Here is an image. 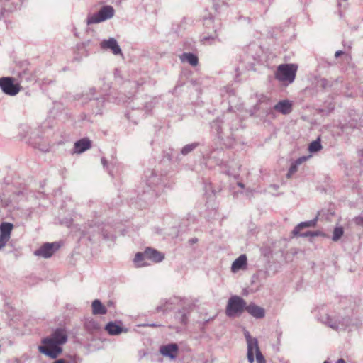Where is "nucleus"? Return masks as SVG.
Returning a JSON list of instances; mask_svg holds the SVG:
<instances>
[{
    "label": "nucleus",
    "instance_id": "obj_14",
    "mask_svg": "<svg viewBox=\"0 0 363 363\" xmlns=\"http://www.w3.org/2000/svg\"><path fill=\"white\" fill-rule=\"evenodd\" d=\"M102 50H110L113 55H121V49L118 44L117 40L113 38H109L107 40H103L100 43Z\"/></svg>",
    "mask_w": 363,
    "mask_h": 363
},
{
    "label": "nucleus",
    "instance_id": "obj_41",
    "mask_svg": "<svg viewBox=\"0 0 363 363\" xmlns=\"http://www.w3.org/2000/svg\"><path fill=\"white\" fill-rule=\"evenodd\" d=\"M297 235L300 236V237H303V238H306V237H308V236H311V231H307L306 233H298Z\"/></svg>",
    "mask_w": 363,
    "mask_h": 363
},
{
    "label": "nucleus",
    "instance_id": "obj_23",
    "mask_svg": "<svg viewBox=\"0 0 363 363\" xmlns=\"http://www.w3.org/2000/svg\"><path fill=\"white\" fill-rule=\"evenodd\" d=\"M95 92V89L91 88L88 92L83 95V97L92 101L93 104H103L105 101V98L104 96H96Z\"/></svg>",
    "mask_w": 363,
    "mask_h": 363
},
{
    "label": "nucleus",
    "instance_id": "obj_6",
    "mask_svg": "<svg viewBox=\"0 0 363 363\" xmlns=\"http://www.w3.org/2000/svg\"><path fill=\"white\" fill-rule=\"evenodd\" d=\"M297 66L294 64H284L278 66L275 77L279 82L289 84L292 83L296 77Z\"/></svg>",
    "mask_w": 363,
    "mask_h": 363
},
{
    "label": "nucleus",
    "instance_id": "obj_16",
    "mask_svg": "<svg viewBox=\"0 0 363 363\" xmlns=\"http://www.w3.org/2000/svg\"><path fill=\"white\" fill-rule=\"evenodd\" d=\"M145 256L148 260L157 263L162 262L164 258V255L155 249L147 247L145 250Z\"/></svg>",
    "mask_w": 363,
    "mask_h": 363
},
{
    "label": "nucleus",
    "instance_id": "obj_36",
    "mask_svg": "<svg viewBox=\"0 0 363 363\" xmlns=\"http://www.w3.org/2000/svg\"><path fill=\"white\" fill-rule=\"evenodd\" d=\"M298 166L295 162L292 163L291 167H290V168H289V172L287 174V177H290V176L291 174L295 173L297 171V169H298Z\"/></svg>",
    "mask_w": 363,
    "mask_h": 363
},
{
    "label": "nucleus",
    "instance_id": "obj_45",
    "mask_svg": "<svg viewBox=\"0 0 363 363\" xmlns=\"http://www.w3.org/2000/svg\"><path fill=\"white\" fill-rule=\"evenodd\" d=\"M52 363H67V362L63 359H59L55 360Z\"/></svg>",
    "mask_w": 363,
    "mask_h": 363
},
{
    "label": "nucleus",
    "instance_id": "obj_39",
    "mask_svg": "<svg viewBox=\"0 0 363 363\" xmlns=\"http://www.w3.org/2000/svg\"><path fill=\"white\" fill-rule=\"evenodd\" d=\"M354 223L357 225L363 227V216H357L354 218Z\"/></svg>",
    "mask_w": 363,
    "mask_h": 363
},
{
    "label": "nucleus",
    "instance_id": "obj_40",
    "mask_svg": "<svg viewBox=\"0 0 363 363\" xmlns=\"http://www.w3.org/2000/svg\"><path fill=\"white\" fill-rule=\"evenodd\" d=\"M216 38V35L215 36H205L202 38L201 41L205 44V43H211L210 41L211 40H213L214 38Z\"/></svg>",
    "mask_w": 363,
    "mask_h": 363
},
{
    "label": "nucleus",
    "instance_id": "obj_33",
    "mask_svg": "<svg viewBox=\"0 0 363 363\" xmlns=\"http://www.w3.org/2000/svg\"><path fill=\"white\" fill-rule=\"evenodd\" d=\"M344 234V229L341 226H337L333 232L332 240L335 242L339 240Z\"/></svg>",
    "mask_w": 363,
    "mask_h": 363
},
{
    "label": "nucleus",
    "instance_id": "obj_15",
    "mask_svg": "<svg viewBox=\"0 0 363 363\" xmlns=\"http://www.w3.org/2000/svg\"><path fill=\"white\" fill-rule=\"evenodd\" d=\"M178 350L179 347L176 343L163 345L160 348V353L164 357H169L171 359L176 358Z\"/></svg>",
    "mask_w": 363,
    "mask_h": 363
},
{
    "label": "nucleus",
    "instance_id": "obj_31",
    "mask_svg": "<svg viewBox=\"0 0 363 363\" xmlns=\"http://www.w3.org/2000/svg\"><path fill=\"white\" fill-rule=\"evenodd\" d=\"M189 312L185 309L179 310L178 311V318L182 325H186L189 322Z\"/></svg>",
    "mask_w": 363,
    "mask_h": 363
},
{
    "label": "nucleus",
    "instance_id": "obj_1",
    "mask_svg": "<svg viewBox=\"0 0 363 363\" xmlns=\"http://www.w3.org/2000/svg\"><path fill=\"white\" fill-rule=\"evenodd\" d=\"M239 123L240 121L236 115L228 111L211 122V132L221 140H233V132L238 130Z\"/></svg>",
    "mask_w": 363,
    "mask_h": 363
},
{
    "label": "nucleus",
    "instance_id": "obj_12",
    "mask_svg": "<svg viewBox=\"0 0 363 363\" xmlns=\"http://www.w3.org/2000/svg\"><path fill=\"white\" fill-rule=\"evenodd\" d=\"M59 247L60 245L57 242H47L42 245L38 250H35L34 254L36 256L49 258L56 250L59 249Z\"/></svg>",
    "mask_w": 363,
    "mask_h": 363
},
{
    "label": "nucleus",
    "instance_id": "obj_43",
    "mask_svg": "<svg viewBox=\"0 0 363 363\" xmlns=\"http://www.w3.org/2000/svg\"><path fill=\"white\" fill-rule=\"evenodd\" d=\"M342 54H343V52L342 50H337V51L335 52V57L336 58H337L338 57H340Z\"/></svg>",
    "mask_w": 363,
    "mask_h": 363
},
{
    "label": "nucleus",
    "instance_id": "obj_28",
    "mask_svg": "<svg viewBox=\"0 0 363 363\" xmlns=\"http://www.w3.org/2000/svg\"><path fill=\"white\" fill-rule=\"evenodd\" d=\"M29 143L35 148L39 149L42 152H45L49 150V146L43 142V139L41 138H38L35 140L31 139Z\"/></svg>",
    "mask_w": 363,
    "mask_h": 363
},
{
    "label": "nucleus",
    "instance_id": "obj_18",
    "mask_svg": "<svg viewBox=\"0 0 363 363\" xmlns=\"http://www.w3.org/2000/svg\"><path fill=\"white\" fill-rule=\"evenodd\" d=\"M0 19L5 16V13L13 12L17 9L18 5L11 2L9 0H4L0 1Z\"/></svg>",
    "mask_w": 363,
    "mask_h": 363
},
{
    "label": "nucleus",
    "instance_id": "obj_9",
    "mask_svg": "<svg viewBox=\"0 0 363 363\" xmlns=\"http://www.w3.org/2000/svg\"><path fill=\"white\" fill-rule=\"evenodd\" d=\"M0 88L4 94L9 96H16L20 91L21 86L16 79L4 77L0 78Z\"/></svg>",
    "mask_w": 363,
    "mask_h": 363
},
{
    "label": "nucleus",
    "instance_id": "obj_11",
    "mask_svg": "<svg viewBox=\"0 0 363 363\" xmlns=\"http://www.w3.org/2000/svg\"><path fill=\"white\" fill-rule=\"evenodd\" d=\"M35 80L36 77L33 68L26 63L23 64L18 72L16 81L21 84L33 83Z\"/></svg>",
    "mask_w": 363,
    "mask_h": 363
},
{
    "label": "nucleus",
    "instance_id": "obj_27",
    "mask_svg": "<svg viewBox=\"0 0 363 363\" xmlns=\"http://www.w3.org/2000/svg\"><path fill=\"white\" fill-rule=\"evenodd\" d=\"M147 258L145 256V251L143 252H138L134 258V263L137 267H142L149 265Z\"/></svg>",
    "mask_w": 363,
    "mask_h": 363
},
{
    "label": "nucleus",
    "instance_id": "obj_47",
    "mask_svg": "<svg viewBox=\"0 0 363 363\" xmlns=\"http://www.w3.org/2000/svg\"><path fill=\"white\" fill-rule=\"evenodd\" d=\"M336 363H346L343 359H339Z\"/></svg>",
    "mask_w": 363,
    "mask_h": 363
},
{
    "label": "nucleus",
    "instance_id": "obj_44",
    "mask_svg": "<svg viewBox=\"0 0 363 363\" xmlns=\"http://www.w3.org/2000/svg\"><path fill=\"white\" fill-rule=\"evenodd\" d=\"M101 164L104 166V167H107V160L104 157L101 159Z\"/></svg>",
    "mask_w": 363,
    "mask_h": 363
},
{
    "label": "nucleus",
    "instance_id": "obj_7",
    "mask_svg": "<svg viewBox=\"0 0 363 363\" xmlns=\"http://www.w3.org/2000/svg\"><path fill=\"white\" fill-rule=\"evenodd\" d=\"M245 301L240 296H233L228 301L225 313L226 315L233 318L241 315L246 309Z\"/></svg>",
    "mask_w": 363,
    "mask_h": 363
},
{
    "label": "nucleus",
    "instance_id": "obj_42",
    "mask_svg": "<svg viewBox=\"0 0 363 363\" xmlns=\"http://www.w3.org/2000/svg\"><path fill=\"white\" fill-rule=\"evenodd\" d=\"M143 326H147V327H152V328H157L160 327V324H156V323H147V324H143Z\"/></svg>",
    "mask_w": 363,
    "mask_h": 363
},
{
    "label": "nucleus",
    "instance_id": "obj_32",
    "mask_svg": "<svg viewBox=\"0 0 363 363\" xmlns=\"http://www.w3.org/2000/svg\"><path fill=\"white\" fill-rule=\"evenodd\" d=\"M199 146V143H193L191 144L186 145L181 150V154L183 155H187L190 152H193Z\"/></svg>",
    "mask_w": 363,
    "mask_h": 363
},
{
    "label": "nucleus",
    "instance_id": "obj_48",
    "mask_svg": "<svg viewBox=\"0 0 363 363\" xmlns=\"http://www.w3.org/2000/svg\"><path fill=\"white\" fill-rule=\"evenodd\" d=\"M190 242H191V243H196V242H197V239H196V238H193V239H191V240H190Z\"/></svg>",
    "mask_w": 363,
    "mask_h": 363
},
{
    "label": "nucleus",
    "instance_id": "obj_4",
    "mask_svg": "<svg viewBox=\"0 0 363 363\" xmlns=\"http://www.w3.org/2000/svg\"><path fill=\"white\" fill-rule=\"evenodd\" d=\"M145 180L147 188V193L150 195L160 194L164 186V178L155 170L148 169L145 172Z\"/></svg>",
    "mask_w": 363,
    "mask_h": 363
},
{
    "label": "nucleus",
    "instance_id": "obj_26",
    "mask_svg": "<svg viewBox=\"0 0 363 363\" xmlns=\"http://www.w3.org/2000/svg\"><path fill=\"white\" fill-rule=\"evenodd\" d=\"M318 221V216H316L314 219L308 221L301 222L293 230L294 235H298L299 231L303 228H309L314 227L316 225Z\"/></svg>",
    "mask_w": 363,
    "mask_h": 363
},
{
    "label": "nucleus",
    "instance_id": "obj_13",
    "mask_svg": "<svg viewBox=\"0 0 363 363\" xmlns=\"http://www.w3.org/2000/svg\"><path fill=\"white\" fill-rule=\"evenodd\" d=\"M256 47L255 45H250L245 51L243 56L241 57L242 65V69H248L253 65V61L256 60L259 55L253 53L252 51Z\"/></svg>",
    "mask_w": 363,
    "mask_h": 363
},
{
    "label": "nucleus",
    "instance_id": "obj_17",
    "mask_svg": "<svg viewBox=\"0 0 363 363\" xmlns=\"http://www.w3.org/2000/svg\"><path fill=\"white\" fill-rule=\"evenodd\" d=\"M245 311L257 319L262 318L265 315L264 309L253 303L246 306Z\"/></svg>",
    "mask_w": 363,
    "mask_h": 363
},
{
    "label": "nucleus",
    "instance_id": "obj_2",
    "mask_svg": "<svg viewBox=\"0 0 363 363\" xmlns=\"http://www.w3.org/2000/svg\"><path fill=\"white\" fill-rule=\"evenodd\" d=\"M67 341V334L62 328H57L50 336L42 340L43 345L38 347L39 351L46 356L56 359L62 352V345Z\"/></svg>",
    "mask_w": 363,
    "mask_h": 363
},
{
    "label": "nucleus",
    "instance_id": "obj_34",
    "mask_svg": "<svg viewBox=\"0 0 363 363\" xmlns=\"http://www.w3.org/2000/svg\"><path fill=\"white\" fill-rule=\"evenodd\" d=\"M318 86L323 89H327L328 87H330L332 84L330 82H328V80H327L325 78H323L318 81Z\"/></svg>",
    "mask_w": 363,
    "mask_h": 363
},
{
    "label": "nucleus",
    "instance_id": "obj_50",
    "mask_svg": "<svg viewBox=\"0 0 363 363\" xmlns=\"http://www.w3.org/2000/svg\"><path fill=\"white\" fill-rule=\"evenodd\" d=\"M109 174H110L111 176H113V173H112V171H111V170H109Z\"/></svg>",
    "mask_w": 363,
    "mask_h": 363
},
{
    "label": "nucleus",
    "instance_id": "obj_3",
    "mask_svg": "<svg viewBox=\"0 0 363 363\" xmlns=\"http://www.w3.org/2000/svg\"><path fill=\"white\" fill-rule=\"evenodd\" d=\"M318 319L322 323L328 325L332 329L339 331L349 329L352 325V320L350 317H336L325 312L323 308L321 309L318 316Z\"/></svg>",
    "mask_w": 363,
    "mask_h": 363
},
{
    "label": "nucleus",
    "instance_id": "obj_5",
    "mask_svg": "<svg viewBox=\"0 0 363 363\" xmlns=\"http://www.w3.org/2000/svg\"><path fill=\"white\" fill-rule=\"evenodd\" d=\"M245 337L247 345V359L250 363H253L255 361L254 354L256 355V360L257 363H266L265 359L262 355L258 345V340L255 337H251L248 331L245 332Z\"/></svg>",
    "mask_w": 363,
    "mask_h": 363
},
{
    "label": "nucleus",
    "instance_id": "obj_37",
    "mask_svg": "<svg viewBox=\"0 0 363 363\" xmlns=\"http://www.w3.org/2000/svg\"><path fill=\"white\" fill-rule=\"evenodd\" d=\"M310 157H311V155H308V156H302V157H300L299 158H298L297 160H296L294 161V162H295L298 166H299L300 164H301L302 163H303L304 162H306V160H308Z\"/></svg>",
    "mask_w": 363,
    "mask_h": 363
},
{
    "label": "nucleus",
    "instance_id": "obj_19",
    "mask_svg": "<svg viewBox=\"0 0 363 363\" xmlns=\"http://www.w3.org/2000/svg\"><path fill=\"white\" fill-rule=\"evenodd\" d=\"M91 147V141L86 138L80 139L75 142L74 153L80 154L89 150Z\"/></svg>",
    "mask_w": 363,
    "mask_h": 363
},
{
    "label": "nucleus",
    "instance_id": "obj_30",
    "mask_svg": "<svg viewBox=\"0 0 363 363\" xmlns=\"http://www.w3.org/2000/svg\"><path fill=\"white\" fill-rule=\"evenodd\" d=\"M13 225L10 223H2L0 225V234L11 237Z\"/></svg>",
    "mask_w": 363,
    "mask_h": 363
},
{
    "label": "nucleus",
    "instance_id": "obj_24",
    "mask_svg": "<svg viewBox=\"0 0 363 363\" xmlns=\"http://www.w3.org/2000/svg\"><path fill=\"white\" fill-rule=\"evenodd\" d=\"M92 313L94 315H104L107 313L106 308L99 299H95L92 303Z\"/></svg>",
    "mask_w": 363,
    "mask_h": 363
},
{
    "label": "nucleus",
    "instance_id": "obj_22",
    "mask_svg": "<svg viewBox=\"0 0 363 363\" xmlns=\"http://www.w3.org/2000/svg\"><path fill=\"white\" fill-rule=\"evenodd\" d=\"M247 256L245 255H241L233 262L231 266L232 271L235 272L245 268L247 265Z\"/></svg>",
    "mask_w": 363,
    "mask_h": 363
},
{
    "label": "nucleus",
    "instance_id": "obj_51",
    "mask_svg": "<svg viewBox=\"0 0 363 363\" xmlns=\"http://www.w3.org/2000/svg\"><path fill=\"white\" fill-rule=\"evenodd\" d=\"M323 363H329L328 361H325Z\"/></svg>",
    "mask_w": 363,
    "mask_h": 363
},
{
    "label": "nucleus",
    "instance_id": "obj_21",
    "mask_svg": "<svg viewBox=\"0 0 363 363\" xmlns=\"http://www.w3.org/2000/svg\"><path fill=\"white\" fill-rule=\"evenodd\" d=\"M105 330L111 335H118L121 333H127L128 329L123 328L115 322H109L105 326Z\"/></svg>",
    "mask_w": 363,
    "mask_h": 363
},
{
    "label": "nucleus",
    "instance_id": "obj_29",
    "mask_svg": "<svg viewBox=\"0 0 363 363\" xmlns=\"http://www.w3.org/2000/svg\"><path fill=\"white\" fill-rule=\"evenodd\" d=\"M323 148L320 143V138H318L315 140L311 142L308 145V151L311 153H315L320 151Z\"/></svg>",
    "mask_w": 363,
    "mask_h": 363
},
{
    "label": "nucleus",
    "instance_id": "obj_49",
    "mask_svg": "<svg viewBox=\"0 0 363 363\" xmlns=\"http://www.w3.org/2000/svg\"><path fill=\"white\" fill-rule=\"evenodd\" d=\"M238 185L240 188H242H242H244V184H243L242 183H241V182H238Z\"/></svg>",
    "mask_w": 363,
    "mask_h": 363
},
{
    "label": "nucleus",
    "instance_id": "obj_38",
    "mask_svg": "<svg viewBox=\"0 0 363 363\" xmlns=\"http://www.w3.org/2000/svg\"><path fill=\"white\" fill-rule=\"evenodd\" d=\"M213 23V18L212 16L206 17L203 18V25L206 28H210L211 25Z\"/></svg>",
    "mask_w": 363,
    "mask_h": 363
},
{
    "label": "nucleus",
    "instance_id": "obj_8",
    "mask_svg": "<svg viewBox=\"0 0 363 363\" xmlns=\"http://www.w3.org/2000/svg\"><path fill=\"white\" fill-rule=\"evenodd\" d=\"M114 9L111 6H102L97 13L89 15L86 18L88 25L99 23L111 18L114 16Z\"/></svg>",
    "mask_w": 363,
    "mask_h": 363
},
{
    "label": "nucleus",
    "instance_id": "obj_46",
    "mask_svg": "<svg viewBox=\"0 0 363 363\" xmlns=\"http://www.w3.org/2000/svg\"><path fill=\"white\" fill-rule=\"evenodd\" d=\"M318 235H320V232L319 231L311 232V236L312 237L318 236Z\"/></svg>",
    "mask_w": 363,
    "mask_h": 363
},
{
    "label": "nucleus",
    "instance_id": "obj_35",
    "mask_svg": "<svg viewBox=\"0 0 363 363\" xmlns=\"http://www.w3.org/2000/svg\"><path fill=\"white\" fill-rule=\"evenodd\" d=\"M10 237L0 234V250L5 247Z\"/></svg>",
    "mask_w": 363,
    "mask_h": 363
},
{
    "label": "nucleus",
    "instance_id": "obj_20",
    "mask_svg": "<svg viewBox=\"0 0 363 363\" xmlns=\"http://www.w3.org/2000/svg\"><path fill=\"white\" fill-rule=\"evenodd\" d=\"M274 109L284 115L289 114L292 111V104L289 100H283L278 102Z\"/></svg>",
    "mask_w": 363,
    "mask_h": 363
},
{
    "label": "nucleus",
    "instance_id": "obj_25",
    "mask_svg": "<svg viewBox=\"0 0 363 363\" xmlns=\"http://www.w3.org/2000/svg\"><path fill=\"white\" fill-rule=\"evenodd\" d=\"M180 60H182V62H187L189 65L192 66H196L199 63V59L197 56L190 52L183 53L182 55H180Z\"/></svg>",
    "mask_w": 363,
    "mask_h": 363
},
{
    "label": "nucleus",
    "instance_id": "obj_10",
    "mask_svg": "<svg viewBox=\"0 0 363 363\" xmlns=\"http://www.w3.org/2000/svg\"><path fill=\"white\" fill-rule=\"evenodd\" d=\"M182 301L183 299L178 296H172L169 298L161 299L156 307V311L162 312L163 313H169L174 310L176 306H180Z\"/></svg>",
    "mask_w": 363,
    "mask_h": 363
}]
</instances>
